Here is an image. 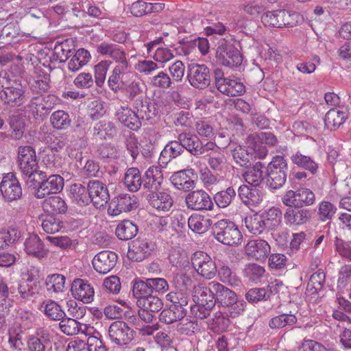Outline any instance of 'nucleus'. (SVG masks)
<instances>
[{
  "label": "nucleus",
  "instance_id": "obj_1",
  "mask_svg": "<svg viewBox=\"0 0 351 351\" xmlns=\"http://www.w3.org/2000/svg\"><path fill=\"white\" fill-rule=\"evenodd\" d=\"M214 282L208 283V286L198 285L194 287L193 299L195 304L191 305L192 314L198 319L207 318L217 304L215 292L212 290Z\"/></svg>",
  "mask_w": 351,
  "mask_h": 351
},
{
  "label": "nucleus",
  "instance_id": "obj_2",
  "mask_svg": "<svg viewBox=\"0 0 351 351\" xmlns=\"http://www.w3.org/2000/svg\"><path fill=\"white\" fill-rule=\"evenodd\" d=\"M216 296L217 303L228 311V313L234 318L241 315L245 308V302L239 300L235 292L230 290L224 285L214 282V287L212 289Z\"/></svg>",
  "mask_w": 351,
  "mask_h": 351
},
{
  "label": "nucleus",
  "instance_id": "obj_3",
  "mask_svg": "<svg viewBox=\"0 0 351 351\" xmlns=\"http://www.w3.org/2000/svg\"><path fill=\"white\" fill-rule=\"evenodd\" d=\"M213 234L219 243L229 246H238L243 241V235L233 221L223 219L213 225Z\"/></svg>",
  "mask_w": 351,
  "mask_h": 351
},
{
  "label": "nucleus",
  "instance_id": "obj_4",
  "mask_svg": "<svg viewBox=\"0 0 351 351\" xmlns=\"http://www.w3.org/2000/svg\"><path fill=\"white\" fill-rule=\"evenodd\" d=\"M288 164L282 156H274L266 171L267 186L274 190L281 188L287 181Z\"/></svg>",
  "mask_w": 351,
  "mask_h": 351
},
{
  "label": "nucleus",
  "instance_id": "obj_5",
  "mask_svg": "<svg viewBox=\"0 0 351 351\" xmlns=\"http://www.w3.org/2000/svg\"><path fill=\"white\" fill-rule=\"evenodd\" d=\"M237 45L239 43L233 39L223 40L216 50L217 62L232 69L239 66L243 62V56Z\"/></svg>",
  "mask_w": 351,
  "mask_h": 351
},
{
  "label": "nucleus",
  "instance_id": "obj_6",
  "mask_svg": "<svg viewBox=\"0 0 351 351\" xmlns=\"http://www.w3.org/2000/svg\"><path fill=\"white\" fill-rule=\"evenodd\" d=\"M16 163L20 172L25 176H34L39 169L36 151L30 145L18 147Z\"/></svg>",
  "mask_w": 351,
  "mask_h": 351
},
{
  "label": "nucleus",
  "instance_id": "obj_7",
  "mask_svg": "<svg viewBox=\"0 0 351 351\" xmlns=\"http://www.w3.org/2000/svg\"><path fill=\"white\" fill-rule=\"evenodd\" d=\"M282 202L287 207L309 206L314 204L315 195L310 189L301 187L296 191H287L282 196Z\"/></svg>",
  "mask_w": 351,
  "mask_h": 351
},
{
  "label": "nucleus",
  "instance_id": "obj_8",
  "mask_svg": "<svg viewBox=\"0 0 351 351\" xmlns=\"http://www.w3.org/2000/svg\"><path fill=\"white\" fill-rule=\"evenodd\" d=\"M110 341L119 346L128 345L134 338L135 331L123 321H115L108 328Z\"/></svg>",
  "mask_w": 351,
  "mask_h": 351
},
{
  "label": "nucleus",
  "instance_id": "obj_9",
  "mask_svg": "<svg viewBox=\"0 0 351 351\" xmlns=\"http://www.w3.org/2000/svg\"><path fill=\"white\" fill-rule=\"evenodd\" d=\"M186 78L193 87L203 89L210 85V71L206 64L191 63L188 66Z\"/></svg>",
  "mask_w": 351,
  "mask_h": 351
},
{
  "label": "nucleus",
  "instance_id": "obj_10",
  "mask_svg": "<svg viewBox=\"0 0 351 351\" xmlns=\"http://www.w3.org/2000/svg\"><path fill=\"white\" fill-rule=\"evenodd\" d=\"M191 263L197 274L206 279L213 278L217 272L215 261L204 252H195L191 256Z\"/></svg>",
  "mask_w": 351,
  "mask_h": 351
},
{
  "label": "nucleus",
  "instance_id": "obj_11",
  "mask_svg": "<svg viewBox=\"0 0 351 351\" xmlns=\"http://www.w3.org/2000/svg\"><path fill=\"white\" fill-rule=\"evenodd\" d=\"M186 208L193 211H210L214 204L209 194L203 189L189 192L185 197Z\"/></svg>",
  "mask_w": 351,
  "mask_h": 351
},
{
  "label": "nucleus",
  "instance_id": "obj_12",
  "mask_svg": "<svg viewBox=\"0 0 351 351\" xmlns=\"http://www.w3.org/2000/svg\"><path fill=\"white\" fill-rule=\"evenodd\" d=\"M138 206V201L135 195L123 193L111 199L108 205V213L110 215L117 216L121 213L134 210Z\"/></svg>",
  "mask_w": 351,
  "mask_h": 351
},
{
  "label": "nucleus",
  "instance_id": "obj_13",
  "mask_svg": "<svg viewBox=\"0 0 351 351\" xmlns=\"http://www.w3.org/2000/svg\"><path fill=\"white\" fill-rule=\"evenodd\" d=\"M156 248V244L152 239L138 237L129 249L128 257L133 261L141 262L151 256Z\"/></svg>",
  "mask_w": 351,
  "mask_h": 351
},
{
  "label": "nucleus",
  "instance_id": "obj_14",
  "mask_svg": "<svg viewBox=\"0 0 351 351\" xmlns=\"http://www.w3.org/2000/svg\"><path fill=\"white\" fill-rule=\"evenodd\" d=\"M53 339V330L46 327L38 328L34 334L28 338L27 345L29 351H46L51 347Z\"/></svg>",
  "mask_w": 351,
  "mask_h": 351
},
{
  "label": "nucleus",
  "instance_id": "obj_15",
  "mask_svg": "<svg viewBox=\"0 0 351 351\" xmlns=\"http://www.w3.org/2000/svg\"><path fill=\"white\" fill-rule=\"evenodd\" d=\"M0 190L3 198L8 202L18 200L22 197L21 184L13 173H8L3 176Z\"/></svg>",
  "mask_w": 351,
  "mask_h": 351
},
{
  "label": "nucleus",
  "instance_id": "obj_16",
  "mask_svg": "<svg viewBox=\"0 0 351 351\" xmlns=\"http://www.w3.org/2000/svg\"><path fill=\"white\" fill-rule=\"evenodd\" d=\"M175 281L179 284L178 287L180 289L179 291L170 292L167 295V299L172 302L171 306H175L177 309L186 311L185 306L189 304V295L183 291L182 288L186 289V285L191 281V279L184 274H177Z\"/></svg>",
  "mask_w": 351,
  "mask_h": 351
},
{
  "label": "nucleus",
  "instance_id": "obj_17",
  "mask_svg": "<svg viewBox=\"0 0 351 351\" xmlns=\"http://www.w3.org/2000/svg\"><path fill=\"white\" fill-rule=\"evenodd\" d=\"M0 99L6 108H17L25 101V90L21 84L5 88L0 91Z\"/></svg>",
  "mask_w": 351,
  "mask_h": 351
},
{
  "label": "nucleus",
  "instance_id": "obj_18",
  "mask_svg": "<svg viewBox=\"0 0 351 351\" xmlns=\"http://www.w3.org/2000/svg\"><path fill=\"white\" fill-rule=\"evenodd\" d=\"M41 182L40 189L35 191L34 195L38 199L45 198L50 194H55L60 192L64 186L63 178L57 174H51L46 176Z\"/></svg>",
  "mask_w": 351,
  "mask_h": 351
},
{
  "label": "nucleus",
  "instance_id": "obj_19",
  "mask_svg": "<svg viewBox=\"0 0 351 351\" xmlns=\"http://www.w3.org/2000/svg\"><path fill=\"white\" fill-rule=\"evenodd\" d=\"M114 115L120 123L132 131L136 132L141 128V121H140L136 110L128 106H120L115 112Z\"/></svg>",
  "mask_w": 351,
  "mask_h": 351
},
{
  "label": "nucleus",
  "instance_id": "obj_20",
  "mask_svg": "<svg viewBox=\"0 0 351 351\" xmlns=\"http://www.w3.org/2000/svg\"><path fill=\"white\" fill-rule=\"evenodd\" d=\"M71 291L75 299L85 304L90 303L94 300L93 287L87 280L81 278L75 279L71 284Z\"/></svg>",
  "mask_w": 351,
  "mask_h": 351
},
{
  "label": "nucleus",
  "instance_id": "obj_21",
  "mask_svg": "<svg viewBox=\"0 0 351 351\" xmlns=\"http://www.w3.org/2000/svg\"><path fill=\"white\" fill-rule=\"evenodd\" d=\"M117 255L111 251H101L95 256L93 265L95 271L101 274L110 271L116 265Z\"/></svg>",
  "mask_w": 351,
  "mask_h": 351
},
{
  "label": "nucleus",
  "instance_id": "obj_22",
  "mask_svg": "<svg viewBox=\"0 0 351 351\" xmlns=\"http://www.w3.org/2000/svg\"><path fill=\"white\" fill-rule=\"evenodd\" d=\"M91 202L96 208L104 206L110 200V194L107 186L99 180L88 182Z\"/></svg>",
  "mask_w": 351,
  "mask_h": 351
},
{
  "label": "nucleus",
  "instance_id": "obj_23",
  "mask_svg": "<svg viewBox=\"0 0 351 351\" xmlns=\"http://www.w3.org/2000/svg\"><path fill=\"white\" fill-rule=\"evenodd\" d=\"M239 199L249 208L256 207L263 201L262 191L256 186L250 187L246 184H241L237 188Z\"/></svg>",
  "mask_w": 351,
  "mask_h": 351
},
{
  "label": "nucleus",
  "instance_id": "obj_24",
  "mask_svg": "<svg viewBox=\"0 0 351 351\" xmlns=\"http://www.w3.org/2000/svg\"><path fill=\"white\" fill-rule=\"evenodd\" d=\"M163 180L161 168L158 166H152L143 175V188L149 193L159 191Z\"/></svg>",
  "mask_w": 351,
  "mask_h": 351
},
{
  "label": "nucleus",
  "instance_id": "obj_25",
  "mask_svg": "<svg viewBox=\"0 0 351 351\" xmlns=\"http://www.w3.org/2000/svg\"><path fill=\"white\" fill-rule=\"evenodd\" d=\"M24 250L29 256L41 259L48 256L49 250L36 234H29L24 242Z\"/></svg>",
  "mask_w": 351,
  "mask_h": 351
},
{
  "label": "nucleus",
  "instance_id": "obj_26",
  "mask_svg": "<svg viewBox=\"0 0 351 351\" xmlns=\"http://www.w3.org/2000/svg\"><path fill=\"white\" fill-rule=\"evenodd\" d=\"M55 100V97L51 95L34 97L31 99L29 108L34 114L42 117L49 114L52 110Z\"/></svg>",
  "mask_w": 351,
  "mask_h": 351
},
{
  "label": "nucleus",
  "instance_id": "obj_27",
  "mask_svg": "<svg viewBox=\"0 0 351 351\" xmlns=\"http://www.w3.org/2000/svg\"><path fill=\"white\" fill-rule=\"evenodd\" d=\"M284 218L289 226H301L310 221L311 213L304 207H289L284 214Z\"/></svg>",
  "mask_w": 351,
  "mask_h": 351
},
{
  "label": "nucleus",
  "instance_id": "obj_28",
  "mask_svg": "<svg viewBox=\"0 0 351 351\" xmlns=\"http://www.w3.org/2000/svg\"><path fill=\"white\" fill-rule=\"evenodd\" d=\"M270 245L263 239L249 241L245 246V254L258 261H265L270 253Z\"/></svg>",
  "mask_w": 351,
  "mask_h": 351
},
{
  "label": "nucleus",
  "instance_id": "obj_29",
  "mask_svg": "<svg viewBox=\"0 0 351 351\" xmlns=\"http://www.w3.org/2000/svg\"><path fill=\"white\" fill-rule=\"evenodd\" d=\"M178 139L182 145L184 151L186 150L195 157H199V151L202 141L197 134L189 131L183 132L178 135Z\"/></svg>",
  "mask_w": 351,
  "mask_h": 351
},
{
  "label": "nucleus",
  "instance_id": "obj_30",
  "mask_svg": "<svg viewBox=\"0 0 351 351\" xmlns=\"http://www.w3.org/2000/svg\"><path fill=\"white\" fill-rule=\"evenodd\" d=\"M132 108L136 110L140 121H149L158 114L157 105L145 99H138L132 102Z\"/></svg>",
  "mask_w": 351,
  "mask_h": 351
},
{
  "label": "nucleus",
  "instance_id": "obj_31",
  "mask_svg": "<svg viewBox=\"0 0 351 351\" xmlns=\"http://www.w3.org/2000/svg\"><path fill=\"white\" fill-rule=\"evenodd\" d=\"M93 132L96 139L107 141L112 139L117 135V128L113 121L103 119L94 125Z\"/></svg>",
  "mask_w": 351,
  "mask_h": 351
},
{
  "label": "nucleus",
  "instance_id": "obj_32",
  "mask_svg": "<svg viewBox=\"0 0 351 351\" xmlns=\"http://www.w3.org/2000/svg\"><path fill=\"white\" fill-rule=\"evenodd\" d=\"M147 199L150 206L161 211H169L173 204V200L168 193L159 191L149 193Z\"/></svg>",
  "mask_w": 351,
  "mask_h": 351
},
{
  "label": "nucleus",
  "instance_id": "obj_33",
  "mask_svg": "<svg viewBox=\"0 0 351 351\" xmlns=\"http://www.w3.org/2000/svg\"><path fill=\"white\" fill-rule=\"evenodd\" d=\"M290 159L291 162L298 168L316 175L319 171V164L310 156L302 154L300 151L293 153Z\"/></svg>",
  "mask_w": 351,
  "mask_h": 351
},
{
  "label": "nucleus",
  "instance_id": "obj_34",
  "mask_svg": "<svg viewBox=\"0 0 351 351\" xmlns=\"http://www.w3.org/2000/svg\"><path fill=\"white\" fill-rule=\"evenodd\" d=\"M184 152L182 145L178 139L169 142L160 153V166H166L172 159L180 156Z\"/></svg>",
  "mask_w": 351,
  "mask_h": 351
},
{
  "label": "nucleus",
  "instance_id": "obj_35",
  "mask_svg": "<svg viewBox=\"0 0 351 351\" xmlns=\"http://www.w3.org/2000/svg\"><path fill=\"white\" fill-rule=\"evenodd\" d=\"M219 84V91L228 97H237L245 93V86L239 79L227 78Z\"/></svg>",
  "mask_w": 351,
  "mask_h": 351
},
{
  "label": "nucleus",
  "instance_id": "obj_36",
  "mask_svg": "<svg viewBox=\"0 0 351 351\" xmlns=\"http://www.w3.org/2000/svg\"><path fill=\"white\" fill-rule=\"evenodd\" d=\"M69 195L71 198L80 206H86L91 202L88 184L87 186L80 183L71 184Z\"/></svg>",
  "mask_w": 351,
  "mask_h": 351
},
{
  "label": "nucleus",
  "instance_id": "obj_37",
  "mask_svg": "<svg viewBox=\"0 0 351 351\" xmlns=\"http://www.w3.org/2000/svg\"><path fill=\"white\" fill-rule=\"evenodd\" d=\"M8 123L12 131L14 138L16 139L21 138L25 127L23 111L21 109H16L10 112L8 117Z\"/></svg>",
  "mask_w": 351,
  "mask_h": 351
},
{
  "label": "nucleus",
  "instance_id": "obj_38",
  "mask_svg": "<svg viewBox=\"0 0 351 351\" xmlns=\"http://www.w3.org/2000/svg\"><path fill=\"white\" fill-rule=\"evenodd\" d=\"M188 227L193 232L203 234L213 226V220L204 215L193 213L188 219Z\"/></svg>",
  "mask_w": 351,
  "mask_h": 351
},
{
  "label": "nucleus",
  "instance_id": "obj_39",
  "mask_svg": "<svg viewBox=\"0 0 351 351\" xmlns=\"http://www.w3.org/2000/svg\"><path fill=\"white\" fill-rule=\"evenodd\" d=\"M123 89L127 98L134 102L135 99H145L143 95L146 93L147 86L142 80L136 78L125 84Z\"/></svg>",
  "mask_w": 351,
  "mask_h": 351
},
{
  "label": "nucleus",
  "instance_id": "obj_40",
  "mask_svg": "<svg viewBox=\"0 0 351 351\" xmlns=\"http://www.w3.org/2000/svg\"><path fill=\"white\" fill-rule=\"evenodd\" d=\"M265 165L261 162H256L252 167H249L243 174L245 180L253 186H259L264 180Z\"/></svg>",
  "mask_w": 351,
  "mask_h": 351
},
{
  "label": "nucleus",
  "instance_id": "obj_41",
  "mask_svg": "<svg viewBox=\"0 0 351 351\" xmlns=\"http://www.w3.org/2000/svg\"><path fill=\"white\" fill-rule=\"evenodd\" d=\"M191 170H182L174 173L171 178V182L178 190L190 191L195 187V183L190 177Z\"/></svg>",
  "mask_w": 351,
  "mask_h": 351
},
{
  "label": "nucleus",
  "instance_id": "obj_42",
  "mask_svg": "<svg viewBox=\"0 0 351 351\" xmlns=\"http://www.w3.org/2000/svg\"><path fill=\"white\" fill-rule=\"evenodd\" d=\"M123 182L130 191L136 192L143 186V176L138 168L130 167L125 173Z\"/></svg>",
  "mask_w": 351,
  "mask_h": 351
},
{
  "label": "nucleus",
  "instance_id": "obj_43",
  "mask_svg": "<svg viewBox=\"0 0 351 351\" xmlns=\"http://www.w3.org/2000/svg\"><path fill=\"white\" fill-rule=\"evenodd\" d=\"M268 230H276L282 225V213L279 208L271 207L261 215Z\"/></svg>",
  "mask_w": 351,
  "mask_h": 351
},
{
  "label": "nucleus",
  "instance_id": "obj_44",
  "mask_svg": "<svg viewBox=\"0 0 351 351\" xmlns=\"http://www.w3.org/2000/svg\"><path fill=\"white\" fill-rule=\"evenodd\" d=\"M348 119L346 112L337 108H332L325 115L324 124L330 130H335L340 127Z\"/></svg>",
  "mask_w": 351,
  "mask_h": 351
},
{
  "label": "nucleus",
  "instance_id": "obj_45",
  "mask_svg": "<svg viewBox=\"0 0 351 351\" xmlns=\"http://www.w3.org/2000/svg\"><path fill=\"white\" fill-rule=\"evenodd\" d=\"M237 192L234 186H228L214 195V202L219 208H226L237 198Z\"/></svg>",
  "mask_w": 351,
  "mask_h": 351
},
{
  "label": "nucleus",
  "instance_id": "obj_46",
  "mask_svg": "<svg viewBox=\"0 0 351 351\" xmlns=\"http://www.w3.org/2000/svg\"><path fill=\"white\" fill-rule=\"evenodd\" d=\"M66 278L62 274H53L48 275L45 280L47 291L51 293H62L65 289Z\"/></svg>",
  "mask_w": 351,
  "mask_h": 351
},
{
  "label": "nucleus",
  "instance_id": "obj_47",
  "mask_svg": "<svg viewBox=\"0 0 351 351\" xmlns=\"http://www.w3.org/2000/svg\"><path fill=\"white\" fill-rule=\"evenodd\" d=\"M21 237V231L15 226L2 229L0 231V250L6 249L18 241Z\"/></svg>",
  "mask_w": 351,
  "mask_h": 351
},
{
  "label": "nucleus",
  "instance_id": "obj_48",
  "mask_svg": "<svg viewBox=\"0 0 351 351\" xmlns=\"http://www.w3.org/2000/svg\"><path fill=\"white\" fill-rule=\"evenodd\" d=\"M138 232V227L130 220H123L117 226L115 234L122 241H128L134 238Z\"/></svg>",
  "mask_w": 351,
  "mask_h": 351
},
{
  "label": "nucleus",
  "instance_id": "obj_49",
  "mask_svg": "<svg viewBox=\"0 0 351 351\" xmlns=\"http://www.w3.org/2000/svg\"><path fill=\"white\" fill-rule=\"evenodd\" d=\"M298 319L293 314L282 313L275 316L269 321V327L272 330L292 328Z\"/></svg>",
  "mask_w": 351,
  "mask_h": 351
},
{
  "label": "nucleus",
  "instance_id": "obj_50",
  "mask_svg": "<svg viewBox=\"0 0 351 351\" xmlns=\"http://www.w3.org/2000/svg\"><path fill=\"white\" fill-rule=\"evenodd\" d=\"M72 58L68 62V69L72 72L79 71L82 66L86 65L90 59V53L84 48L79 49L75 53L72 54Z\"/></svg>",
  "mask_w": 351,
  "mask_h": 351
},
{
  "label": "nucleus",
  "instance_id": "obj_51",
  "mask_svg": "<svg viewBox=\"0 0 351 351\" xmlns=\"http://www.w3.org/2000/svg\"><path fill=\"white\" fill-rule=\"evenodd\" d=\"M71 47H73V41L71 40L66 39L61 43H57L53 53L54 59L60 62H64L75 51Z\"/></svg>",
  "mask_w": 351,
  "mask_h": 351
},
{
  "label": "nucleus",
  "instance_id": "obj_52",
  "mask_svg": "<svg viewBox=\"0 0 351 351\" xmlns=\"http://www.w3.org/2000/svg\"><path fill=\"white\" fill-rule=\"evenodd\" d=\"M43 207L45 212L52 214H64L67 210L66 202L59 196H51L45 199Z\"/></svg>",
  "mask_w": 351,
  "mask_h": 351
},
{
  "label": "nucleus",
  "instance_id": "obj_53",
  "mask_svg": "<svg viewBox=\"0 0 351 351\" xmlns=\"http://www.w3.org/2000/svg\"><path fill=\"white\" fill-rule=\"evenodd\" d=\"M40 219L42 228L47 234H55L66 228L64 222L53 215L43 216Z\"/></svg>",
  "mask_w": 351,
  "mask_h": 351
},
{
  "label": "nucleus",
  "instance_id": "obj_54",
  "mask_svg": "<svg viewBox=\"0 0 351 351\" xmlns=\"http://www.w3.org/2000/svg\"><path fill=\"white\" fill-rule=\"evenodd\" d=\"M41 311L45 315L53 321H60L66 317V313L62 307L55 301L49 300L46 303H43Z\"/></svg>",
  "mask_w": 351,
  "mask_h": 351
},
{
  "label": "nucleus",
  "instance_id": "obj_55",
  "mask_svg": "<svg viewBox=\"0 0 351 351\" xmlns=\"http://www.w3.org/2000/svg\"><path fill=\"white\" fill-rule=\"evenodd\" d=\"M187 314V311L177 309L175 306L170 305L165 308L159 315V320L166 324H170L184 318Z\"/></svg>",
  "mask_w": 351,
  "mask_h": 351
},
{
  "label": "nucleus",
  "instance_id": "obj_56",
  "mask_svg": "<svg viewBox=\"0 0 351 351\" xmlns=\"http://www.w3.org/2000/svg\"><path fill=\"white\" fill-rule=\"evenodd\" d=\"M232 318L228 311L217 312L212 319L210 328L214 332L221 333L225 332L230 324V318Z\"/></svg>",
  "mask_w": 351,
  "mask_h": 351
},
{
  "label": "nucleus",
  "instance_id": "obj_57",
  "mask_svg": "<svg viewBox=\"0 0 351 351\" xmlns=\"http://www.w3.org/2000/svg\"><path fill=\"white\" fill-rule=\"evenodd\" d=\"M245 226L248 231L254 235H259L265 230H268L261 215L246 217L245 219Z\"/></svg>",
  "mask_w": 351,
  "mask_h": 351
},
{
  "label": "nucleus",
  "instance_id": "obj_58",
  "mask_svg": "<svg viewBox=\"0 0 351 351\" xmlns=\"http://www.w3.org/2000/svg\"><path fill=\"white\" fill-rule=\"evenodd\" d=\"M98 158L104 162H113L119 158V152L112 144L104 143L100 145L97 150Z\"/></svg>",
  "mask_w": 351,
  "mask_h": 351
},
{
  "label": "nucleus",
  "instance_id": "obj_59",
  "mask_svg": "<svg viewBox=\"0 0 351 351\" xmlns=\"http://www.w3.org/2000/svg\"><path fill=\"white\" fill-rule=\"evenodd\" d=\"M256 141L270 147L276 146L278 142L277 137L271 132H255L248 136L247 143L251 144V142Z\"/></svg>",
  "mask_w": 351,
  "mask_h": 351
},
{
  "label": "nucleus",
  "instance_id": "obj_60",
  "mask_svg": "<svg viewBox=\"0 0 351 351\" xmlns=\"http://www.w3.org/2000/svg\"><path fill=\"white\" fill-rule=\"evenodd\" d=\"M243 275L249 281L258 282L263 276L265 269L256 263H248L243 269Z\"/></svg>",
  "mask_w": 351,
  "mask_h": 351
},
{
  "label": "nucleus",
  "instance_id": "obj_61",
  "mask_svg": "<svg viewBox=\"0 0 351 351\" xmlns=\"http://www.w3.org/2000/svg\"><path fill=\"white\" fill-rule=\"evenodd\" d=\"M152 285L149 279L146 280H136L133 285L132 292L134 296L138 300L146 298L152 295Z\"/></svg>",
  "mask_w": 351,
  "mask_h": 351
},
{
  "label": "nucleus",
  "instance_id": "obj_62",
  "mask_svg": "<svg viewBox=\"0 0 351 351\" xmlns=\"http://www.w3.org/2000/svg\"><path fill=\"white\" fill-rule=\"evenodd\" d=\"M61 331L66 335H76L80 332L81 323L75 319L64 317L59 323Z\"/></svg>",
  "mask_w": 351,
  "mask_h": 351
},
{
  "label": "nucleus",
  "instance_id": "obj_63",
  "mask_svg": "<svg viewBox=\"0 0 351 351\" xmlns=\"http://www.w3.org/2000/svg\"><path fill=\"white\" fill-rule=\"evenodd\" d=\"M282 10H277L265 13L261 21L266 26L282 28Z\"/></svg>",
  "mask_w": 351,
  "mask_h": 351
},
{
  "label": "nucleus",
  "instance_id": "obj_64",
  "mask_svg": "<svg viewBox=\"0 0 351 351\" xmlns=\"http://www.w3.org/2000/svg\"><path fill=\"white\" fill-rule=\"evenodd\" d=\"M50 121L53 127L58 130H64L69 127L71 119L68 113L64 110H57L52 113Z\"/></svg>",
  "mask_w": 351,
  "mask_h": 351
}]
</instances>
